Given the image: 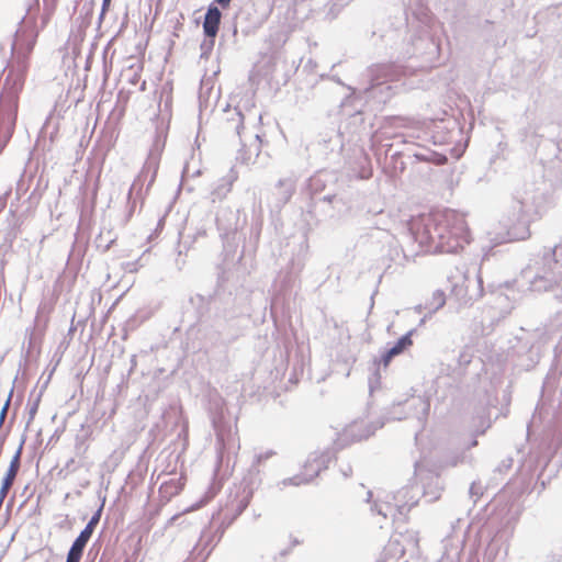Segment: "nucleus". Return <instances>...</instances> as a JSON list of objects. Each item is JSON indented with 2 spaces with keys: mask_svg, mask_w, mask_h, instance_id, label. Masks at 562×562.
Wrapping results in <instances>:
<instances>
[{
  "mask_svg": "<svg viewBox=\"0 0 562 562\" xmlns=\"http://www.w3.org/2000/svg\"><path fill=\"white\" fill-rule=\"evenodd\" d=\"M407 229L420 249L431 254H457L471 241L464 214L452 209L412 217Z\"/></svg>",
  "mask_w": 562,
  "mask_h": 562,
  "instance_id": "nucleus-1",
  "label": "nucleus"
},
{
  "mask_svg": "<svg viewBox=\"0 0 562 562\" xmlns=\"http://www.w3.org/2000/svg\"><path fill=\"white\" fill-rule=\"evenodd\" d=\"M371 72V85L366 88L362 95L356 94V89L348 87L350 94L344 99L340 106L342 113L348 115L345 122L341 123L338 131L331 130L324 135H321L318 144L325 151H341L344 149V135L348 134L351 142L353 136L360 135L366 130L364 113L362 110H355L352 113H347V108L352 104L353 101H368L369 99H376L380 103H385L391 98V86L387 81L396 75L394 66L392 64H380L375 65L370 69Z\"/></svg>",
  "mask_w": 562,
  "mask_h": 562,
  "instance_id": "nucleus-2",
  "label": "nucleus"
},
{
  "mask_svg": "<svg viewBox=\"0 0 562 562\" xmlns=\"http://www.w3.org/2000/svg\"><path fill=\"white\" fill-rule=\"evenodd\" d=\"M12 44V59L8 63V71L0 90V153L11 139L16 124L19 98L23 90L30 67V56L33 49Z\"/></svg>",
  "mask_w": 562,
  "mask_h": 562,
  "instance_id": "nucleus-3",
  "label": "nucleus"
},
{
  "mask_svg": "<svg viewBox=\"0 0 562 562\" xmlns=\"http://www.w3.org/2000/svg\"><path fill=\"white\" fill-rule=\"evenodd\" d=\"M547 201L546 193L535 184H526L517 190L508 211V227L504 233H495L493 236L490 234L491 246L484 257H487L490 251L498 245L528 238L529 224L546 212Z\"/></svg>",
  "mask_w": 562,
  "mask_h": 562,
  "instance_id": "nucleus-4",
  "label": "nucleus"
},
{
  "mask_svg": "<svg viewBox=\"0 0 562 562\" xmlns=\"http://www.w3.org/2000/svg\"><path fill=\"white\" fill-rule=\"evenodd\" d=\"M520 280L537 293H550L562 302V244L544 246L533 254L520 271Z\"/></svg>",
  "mask_w": 562,
  "mask_h": 562,
  "instance_id": "nucleus-5",
  "label": "nucleus"
},
{
  "mask_svg": "<svg viewBox=\"0 0 562 562\" xmlns=\"http://www.w3.org/2000/svg\"><path fill=\"white\" fill-rule=\"evenodd\" d=\"M236 301L237 299L232 296L231 304H224L210 319L202 322L199 331L205 347L226 349L241 336L243 311Z\"/></svg>",
  "mask_w": 562,
  "mask_h": 562,
  "instance_id": "nucleus-6",
  "label": "nucleus"
},
{
  "mask_svg": "<svg viewBox=\"0 0 562 562\" xmlns=\"http://www.w3.org/2000/svg\"><path fill=\"white\" fill-rule=\"evenodd\" d=\"M240 211L238 209L223 207L217 212L216 226L223 241V266L234 268L237 278L248 273L243 266L245 256V246L239 249L241 234L238 232L240 226Z\"/></svg>",
  "mask_w": 562,
  "mask_h": 562,
  "instance_id": "nucleus-7",
  "label": "nucleus"
},
{
  "mask_svg": "<svg viewBox=\"0 0 562 562\" xmlns=\"http://www.w3.org/2000/svg\"><path fill=\"white\" fill-rule=\"evenodd\" d=\"M422 496L428 497V502H432L439 498V493L438 491L428 492L418 484H409L396 491L392 496V502H373L371 512L384 519L396 516L405 517L418 504Z\"/></svg>",
  "mask_w": 562,
  "mask_h": 562,
  "instance_id": "nucleus-8",
  "label": "nucleus"
},
{
  "mask_svg": "<svg viewBox=\"0 0 562 562\" xmlns=\"http://www.w3.org/2000/svg\"><path fill=\"white\" fill-rule=\"evenodd\" d=\"M383 426V423H380L379 425L372 427L368 426L364 434H360L358 436L355 435V426H352L349 429H345L342 434H338L337 439L334 441V445L331 448H327L323 452H313L311 453L303 468L306 471L311 472V476L316 477L319 475V473L323 470H326L328 468V464L331 462L333 459H335L336 453L347 447L350 442L353 441H360L362 439H367L370 436H372L378 428H381Z\"/></svg>",
  "mask_w": 562,
  "mask_h": 562,
  "instance_id": "nucleus-9",
  "label": "nucleus"
},
{
  "mask_svg": "<svg viewBox=\"0 0 562 562\" xmlns=\"http://www.w3.org/2000/svg\"><path fill=\"white\" fill-rule=\"evenodd\" d=\"M233 268H226L222 265V272L218 274L217 279V288L213 294L209 296H204L202 294H194L190 296L189 303L192 308L195 311L196 318L202 325V322L205 319H210L217 310H220L224 304L232 303L233 294L231 292L226 293L223 289V283L229 280Z\"/></svg>",
  "mask_w": 562,
  "mask_h": 562,
  "instance_id": "nucleus-10",
  "label": "nucleus"
},
{
  "mask_svg": "<svg viewBox=\"0 0 562 562\" xmlns=\"http://www.w3.org/2000/svg\"><path fill=\"white\" fill-rule=\"evenodd\" d=\"M430 411V402L425 396H412L404 402L394 404L385 414L386 420L415 419L417 430L415 439L425 429Z\"/></svg>",
  "mask_w": 562,
  "mask_h": 562,
  "instance_id": "nucleus-11",
  "label": "nucleus"
},
{
  "mask_svg": "<svg viewBox=\"0 0 562 562\" xmlns=\"http://www.w3.org/2000/svg\"><path fill=\"white\" fill-rule=\"evenodd\" d=\"M40 9V0H25V14L19 22L13 44L24 46L26 50L34 49L41 31V26H37Z\"/></svg>",
  "mask_w": 562,
  "mask_h": 562,
  "instance_id": "nucleus-12",
  "label": "nucleus"
},
{
  "mask_svg": "<svg viewBox=\"0 0 562 562\" xmlns=\"http://www.w3.org/2000/svg\"><path fill=\"white\" fill-rule=\"evenodd\" d=\"M268 19V9L263 3L252 0L246 2L236 13L234 19V34L238 31L249 35L258 30Z\"/></svg>",
  "mask_w": 562,
  "mask_h": 562,
  "instance_id": "nucleus-13",
  "label": "nucleus"
},
{
  "mask_svg": "<svg viewBox=\"0 0 562 562\" xmlns=\"http://www.w3.org/2000/svg\"><path fill=\"white\" fill-rule=\"evenodd\" d=\"M254 481L245 484L228 495L227 502L221 508L218 515H222V525L226 528L232 525L248 507L254 496Z\"/></svg>",
  "mask_w": 562,
  "mask_h": 562,
  "instance_id": "nucleus-14",
  "label": "nucleus"
},
{
  "mask_svg": "<svg viewBox=\"0 0 562 562\" xmlns=\"http://www.w3.org/2000/svg\"><path fill=\"white\" fill-rule=\"evenodd\" d=\"M513 528L503 527L496 531L486 546L484 562H505L509 551V540L513 537Z\"/></svg>",
  "mask_w": 562,
  "mask_h": 562,
  "instance_id": "nucleus-15",
  "label": "nucleus"
},
{
  "mask_svg": "<svg viewBox=\"0 0 562 562\" xmlns=\"http://www.w3.org/2000/svg\"><path fill=\"white\" fill-rule=\"evenodd\" d=\"M222 531L204 529L195 547L184 562H205L223 536Z\"/></svg>",
  "mask_w": 562,
  "mask_h": 562,
  "instance_id": "nucleus-16",
  "label": "nucleus"
},
{
  "mask_svg": "<svg viewBox=\"0 0 562 562\" xmlns=\"http://www.w3.org/2000/svg\"><path fill=\"white\" fill-rule=\"evenodd\" d=\"M162 147H164V143H160V137L157 135L156 139L154 142L153 148L150 149L147 160L143 167L140 176L134 180V182L132 183V186L130 188V191L127 194L128 204H131L133 192H134V190L137 189L140 177L145 172L153 171L148 184L150 186L154 182V180L156 178L157 170H158L159 158H160V153H161Z\"/></svg>",
  "mask_w": 562,
  "mask_h": 562,
  "instance_id": "nucleus-17",
  "label": "nucleus"
},
{
  "mask_svg": "<svg viewBox=\"0 0 562 562\" xmlns=\"http://www.w3.org/2000/svg\"><path fill=\"white\" fill-rule=\"evenodd\" d=\"M348 164L355 177L369 179L372 176L371 159L361 147L353 148Z\"/></svg>",
  "mask_w": 562,
  "mask_h": 562,
  "instance_id": "nucleus-18",
  "label": "nucleus"
},
{
  "mask_svg": "<svg viewBox=\"0 0 562 562\" xmlns=\"http://www.w3.org/2000/svg\"><path fill=\"white\" fill-rule=\"evenodd\" d=\"M376 238L383 244V248H387L385 256L390 261L401 263L402 258H406L402 246L394 235L387 231L379 229L376 232Z\"/></svg>",
  "mask_w": 562,
  "mask_h": 562,
  "instance_id": "nucleus-19",
  "label": "nucleus"
},
{
  "mask_svg": "<svg viewBox=\"0 0 562 562\" xmlns=\"http://www.w3.org/2000/svg\"><path fill=\"white\" fill-rule=\"evenodd\" d=\"M222 12L215 3H210L204 14L202 23L203 35L207 37H216L221 25Z\"/></svg>",
  "mask_w": 562,
  "mask_h": 562,
  "instance_id": "nucleus-20",
  "label": "nucleus"
},
{
  "mask_svg": "<svg viewBox=\"0 0 562 562\" xmlns=\"http://www.w3.org/2000/svg\"><path fill=\"white\" fill-rule=\"evenodd\" d=\"M308 186L312 198H316L336 186V177L330 172H321L310 179Z\"/></svg>",
  "mask_w": 562,
  "mask_h": 562,
  "instance_id": "nucleus-21",
  "label": "nucleus"
},
{
  "mask_svg": "<svg viewBox=\"0 0 562 562\" xmlns=\"http://www.w3.org/2000/svg\"><path fill=\"white\" fill-rule=\"evenodd\" d=\"M184 481L182 476L164 481L159 486V496L162 501L169 502L182 491Z\"/></svg>",
  "mask_w": 562,
  "mask_h": 562,
  "instance_id": "nucleus-22",
  "label": "nucleus"
},
{
  "mask_svg": "<svg viewBox=\"0 0 562 562\" xmlns=\"http://www.w3.org/2000/svg\"><path fill=\"white\" fill-rule=\"evenodd\" d=\"M405 554L404 546L397 539H391L384 547L378 562L400 561Z\"/></svg>",
  "mask_w": 562,
  "mask_h": 562,
  "instance_id": "nucleus-23",
  "label": "nucleus"
},
{
  "mask_svg": "<svg viewBox=\"0 0 562 562\" xmlns=\"http://www.w3.org/2000/svg\"><path fill=\"white\" fill-rule=\"evenodd\" d=\"M392 359L393 357L391 356V353H389L387 350H384L379 359L374 358L373 364L375 368L373 373L369 378L370 393H373L380 386V366L383 364V367L386 368L392 361Z\"/></svg>",
  "mask_w": 562,
  "mask_h": 562,
  "instance_id": "nucleus-24",
  "label": "nucleus"
},
{
  "mask_svg": "<svg viewBox=\"0 0 562 562\" xmlns=\"http://www.w3.org/2000/svg\"><path fill=\"white\" fill-rule=\"evenodd\" d=\"M277 207L281 209L292 198L295 186L291 179H280L277 183Z\"/></svg>",
  "mask_w": 562,
  "mask_h": 562,
  "instance_id": "nucleus-25",
  "label": "nucleus"
},
{
  "mask_svg": "<svg viewBox=\"0 0 562 562\" xmlns=\"http://www.w3.org/2000/svg\"><path fill=\"white\" fill-rule=\"evenodd\" d=\"M312 199L315 200V202H321L330 205L333 211H337L338 213H340L346 206V203L342 200V198L339 196L336 192V186L327 190L326 192L317 195L316 198Z\"/></svg>",
  "mask_w": 562,
  "mask_h": 562,
  "instance_id": "nucleus-26",
  "label": "nucleus"
},
{
  "mask_svg": "<svg viewBox=\"0 0 562 562\" xmlns=\"http://www.w3.org/2000/svg\"><path fill=\"white\" fill-rule=\"evenodd\" d=\"M412 155L418 161L431 162L437 166L445 165L448 161L447 155L426 148L414 151Z\"/></svg>",
  "mask_w": 562,
  "mask_h": 562,
  "instance_id": "nucleus-27",
  "label": "nucleus"
},
{
  "mask_svg": "<svg viewBox=\"0 0 562 562\" xmlns=\"http://www.w3.org/2000/svg\"><path fill=\"white\" fill-rule=\"evenodd\" d=\"M224 111L228 113L226 117L227 123H232L234 131L240 136V131L244 128V115L241 111L237 106L231 110L229 104L226 105Z\"/></svg>",
  "mask_w": 562,
  "mask_h": 562,
  "instance_id": "nucleus-28",
  "label": "nucleus"
},
{
  "mask_svg": "<svg viewBox=\"0 0 562 562\" xmlns=\"http://www.w3.org/2000/svg\"><path fill=\"white\" fill-rule=\"evenodd\" d=\"M446 304V295L441 290H436L431 299L425 303V308L428 311L429 315L435 314Z\"/></svg>",
  "mask_w": 562,
  "mask_h": 562,
  "instance_id": "nucleus-29",
  "label": "nucleus"
},
{
  "mask_svg": "<svg viewBox=\"0 0 562 562\" xmlns=\"http://www.w3.org/2000/svg\"><path fill=\"white\" fill-rule=\"evenodd\" d=\"M54 370L55 368H53V370L49 372L46 381L43 383L38 394L36 395V397L33 400V402L29 405L27 409H29V419L26 422V428L29 427V425L32 423V420L34 419L37 411H38V406H40V402H41V398H42V395H43V392L44 390L46 389L47 384L49 383V380L54 373Z\"/></svg>",
  "mask_w": 562,
  "mask_h": 562,
  "instance_id": "nucleus-30",
  "label": "nucleus"
},
{
  "mask_svg": "<svg viewBox=\"0 0 562 562\" xmlns=\"http://www.w3.org/2000/svg\"><path fill=\"white\" fill-rule=\"evenodd\" d=\"M213 423H214V427L216 430L217 459H218V462L222 463L225 458V449H226L225 430H224V427L220 426L217 420H214Z\"/></svg>",
  "mask_w": 562,
  "mask_h": 562,
  "instance_id": "nucleus-31",
  "label": "nucleus"
},
{
  "mask_svg": "<svg viewBox=\"0 0 562 562\" xmlns=\"http://www.w3.org/2000/svg\"><path fill=\"white\" fill-rule=\"evenodd\" d=\"M57 0H43V13L41 15V30H44L55 13Z\"/></svg>",
  "mask_w": 562,
  "mask_h": 562,
  "instance_id": "nucleus-32",
  "label": "nucleus"
},
{
  "mask_svg": "<svg viewBox=\"0 0 562 562\" xmlns=\"http://www.w3.org/2000/svg\"><path fill=\"white\" fill-rule=\"evenodd\" d=\"M303 472L300 473V474H296L292 477H288V479H284L281 484L283 486H286V485H294V486H300L302 484H308L310 482L313 481V476H311V472L310 471H306L304 468H303Z\"/></svg>",
  "mask_w": 562,
  "mask_h": 562,
  "instance_id": "nucleus-33",
  "label": "nucleus"
},
{
  "mask_svg": "<svg viewBox=\"0 0 562 562\" xmlns=\"http://www.w3.org/2000/svg\"><path fill=\"white\" fill-rule=\"evenodd\" d=\"M182 243L183 241H181V233H180L179 234V238H178V247H179V249L177 250V256L175 258V266H176L178 271H182L183 268L187 265V251L188 250H186V248L183 247Z\"/></svg>",
  "mask_w": 562,
  "mask_h": 562,
  "instance_id": "nucleus-34",
  "label": "nucleus"
},
{
  "mask_svg": "<svg viewBox=\"0 0 562 562\" xmlns=\"http://www.w3.org/2000/svg\"><path fill=\"white\" fill-rule=\"evenodd\" d=\"M415 333H416V328L408 330L406 334L401 336L393 345H395L396 348L403 353L413 345L412 336Z\"/></svg>",
  "mask_w": 562,
  "mask_h": 562,
  "instance_id": "nucleus-35",
  "label": "nucleus"
},
{
  "mask_svg": "<svg viewBox=\"0 0 562 562\" xmlns=\"http://www.w3.org/2000/svg\"><path fill=\"white\" fill-rule=\"evenodd\" d=\"M274 454H276V451L271 450V449L267 450L262 453L256 454L255 459L252 461V464L250 467V470H249L250 474H252V473L259 474V472H260L258 469L259 464H261L263 461L272 458Z\"/></svg>",
  "mask_w": 562,
  "mask_h": 562,
  "instance_id": "nucleus-36",
  "label": "nucleus"
},
{
  "mask_svg": "<svg viewBox=\"0 0 562 562\" xmlns=\"http://www.w3.org/2000/svg\"><path fill=\"white\" fill-rule=\"evenodd\" d=\"M484 494V487L480 481H473L469 488V497L475 504Z\"/></svg>",
  "mask_w": 562,
  "mask_h": 562,
  "instance_id": "nucleus-37",
  "label": "nucleus"
},
{
  "mask_svg": "<svg viewBox=\"0 0 562 562\" xmlns=\"http://www.w3.org/2000/svg\"><path fill=\"white\" fill-rule=\"evenodd\" d=\"M215 38L216 37L204 36L202 43L200 44V49H201L200 57L201 58H204V59L209 58V56L211 55V53L213 50V47H214V44H215Z\"/></svg>",
  "mask_w": 562,
  "mask_h": 562,
  "instance_id": "nucleus-38",
  "label": "nucleus"
},
{
  "mask_svg": "<svg viewBox=\"0 0 562 562\" xmlns=\"http://www.w3.org/2000/svg\"><path fill=\"white\" fill-rule=\"evenodd\" d=\"M234 178L228 179H222L221 184L216 187V189L213 191V194L217 198L225 196L232 189Z\"/></svg>",
  "mask_w": 562,
  "mask_h": 562,
  "instance_id": "nucleus-39",
  "label": "nucleus"
},
{
  "mask_svg": "<svg viewBox=\"0 0 562 562\" xmlns=\"http://www.w3.org/2000/svg\"><path fill=\"white\" fill-rule=\"evenodd\" d=\"M205 236H206L205 228H203V227L198 228L196 232L192 236H190V235L187 236V238H189L190 240H187V239L183 240L182 245L186 248V250H189L193 243H195L200 237H205Z\"/></svg>",
  "mask_w": 562,
  "mask_h": 562,
  "instance_id": "nucleus-40",
  "label": "nucleus"
},
{
  "mask_svg": "<svg viewBox=\"0 0 562 562\" xmlns=\"http://www.w3.org/2000/svg\"><path fill=\"white\" fill-rule=\"evenodd\" d=\"M88 541L77 536L74 542L71 543L69 551L83 555V551Z\"/></svg>",
  "mask_w": 562,
  "mask_h": 562,
  "instance_id": "nucleus-41",
  "label": "nucleus"
},
{
  "mask_svg": "<svg viewBox=\"0 0 562 562\" xmlns=\"http://www.w3.org/2000/svg\"><path fill=\"white\" fill-rule=\"evenodd\" d=\"M88 446L85 443V440L78 436L76 438L75 454L79 458H85Z\"/></svg>",
  "mask_w": 562,
  "mask_h": 562,
  "instance_id": "nucleus-42",
  "label": "nucleus"
},
{
  "mask_svg": "<svg viewBox=\"0 0 562 562\" xmlns=\"http://www.w3.org/2000/svg\"><path fill=\"white\" fill-rule=\"evenodd\" d=\"M102 510H103V505H101L94 513L93 515L90 517L89 521L87 522L88 525H91L93 528H97L98 524L100 522V519H101V514H102Z\"/></svg>",
  "mask_w": 562,
  "mask_h": 562,
  "instance_id": "nucleus-43",
  "label": "nucleus"
},
{
  "mask_svg": "<svg viewBox=\"0 0 562 562\" xmlns=\"http://www.w3.org/2000/svg\"><path fill=\"white\" fill-rule=\"evenodd\" d=\"M512 465H513V459L506 458L496 467L495 471L503 473V472L507 471L508 469H510Z\"/></svg>",
  "mask_w": 562,
  "mask_h": 562,
  "instance_id": "nucleus-44",
  "label": "nucleus"
},
{
  "mask_svg": "<svg viewBox=\"0 0 562 562\" xmlns=\"http://www.w3.org/2000/svg\"><path fill=\"white\" fill-rule=\"evenodd\" d=\"M261 227H262V223L259 221H257L256 223H254L251 225V235H254L256 243L259 239Z\"/></svg>",
  "mask_w": 562,
  "mask_h": 562,
  "instance_id": "nucleus-45",
  "label": "nucleus"
},
{
  "mask_svg": "<svg viewBox=\"0 0 562 562\" xmlns=\"http://www.w3.org/2000/svg\"><path fill=\"white\" fill-rule=\"evenodd\" d=\"M26 335H29L27 348H29V351H30V350H32L34 348V345H35V333H34V329L27 328L26 329Z\"/></svg>",
  "mask_w": 562,
  "mask_h": 562,
  "instance_id": "nucleus-46",
  "label": "nucleus"
},
{
  "mask_svg": "<svg viewBox=\"0 0 562 562\" xmlns=\"http://www.w3.org/2000/svg\"><path fill=\"white\" fill-rule=\"evenodd\" d=\"M82 464H79L75 461L74 458L69 459L66 464H65V468L71 472H75L76 470H78Z\"/></svg>",
  "mask_w": 562,
  "mask_h": 562,
  "instance_id": "nucleus-47",
  "label": "nucleus"
},
{
  "mask_svg": "<svg viewBox=\"0 0 562 562\" xmlns=\"http://www.w3.org/2000/svg\"><path fill=\"white\" fill-rule=\"evenodd\" d=\"M81 558H82V555L68 550L67 557H66V562H80Z\"/></svg>",
  "mask_w": 562,
  "mask_h": 562,
  "instance_id": "nucleus-48",
  "label": "nucleus"
},
{
  "mask_svg": "<svg viewBox=\"0 0 562 562\" xmlns=\"http://www.w3.org/2000/svg\"><path fill=\"white\" fill-rule=\"evenodd\" d=\"M340 473L342 474L344 477H349L351 476L352 474V468L351 465L348 463V464H342L340 465V469H339Z\"/></svg>",
  "mask_w": 562,
  "mask_h": 562,
  "instance_id": "nucleus-49",
  "label": "nucleus"
},
{
  "mask_svg": "<svg viewBox=\"0 0 562 562\" xmlns=\"http://www.w3.org/2000/svg\"><path fill=\"white\" fill-rule=\"evenodd\" d=\"M10 194V191L3 193L1 196H0V213L5 209L7 206V201H8V196Z\"/></svg>",
  "mask_w": 562,
  "mask_h": 562,
  "instance_id": "nucleus-50",
  "label": "nucleus"
},
{
  "mask_svg": "<svg viewBox=\"0 0 562 562\" xmlns=\"http://www.w3.org/2000/svg\"><path fill=\"white\" fill-rule=\"evenodd\" d=\"M232 0H214L212 3H215L217 7L222 9H226L229 7Z\"/></svg>",
  "mask_w": 562,
  "mask_h": 562,
  "instance_id": "nucleus-51",
  "label": "nucleus"
},
{
  "mask_svg": "<svg viewBox=\"0 0 562 562\" xmlns=\"http://www.w3.org/2000/svg\"><path fill=\"white\" fill-rule=\"evenodd\" d=\"M389 353L394 358L395 356L401 355L402 352L396 348L395 345H392L390 348L386 349Z\"/></svg>",
  "mask_w": 562,
  "mask_h": 562,
  "instance_id": "nucleus-52",
  "label": "nucleus"
},
{
  "mask_svg": "<svg viewBox=\"0 0 562 562\" xmlns=\"http://www.w3.org/2000/svg\"><path fill=\"white\" fill-rule=\"evenodd\" d=\"M389 353L394 358L395 356L401 355L402 352L396 348L395 345H392L390 348L386 349Z\"/></svg>",
  "mask_w": 562,
  "mask_h": 562,
  "instance_id": "nucleus-53",
  "label": "nucleus"
},
{
  "mask_svg": "<svg viewBox=\"0 0 562 562\" xmlns=\"http://www.w3.org/2000/svg\"><path fill=\"white\" fill-rule=\"evenodd\" d=\"M78 537H80L81 539H85L86 541L89 542L90 538L92 537L91 535H89V532L86 531V529H82L80 531V533L78 535Z\"/></svg>",
  "mask_w": 562,
  "mask_h": 562,
  "instance_id": "nucleus-54",
  "label": "nucleus"
},
{
  "mask_svg": "<svg viewBox=\"0 0 562 562\" xmlns=\"http://www.w3.org/2000/svg\"><path fill=\"white\" fill-rule=\"evenodd\" d=\"M330 79H331L333 81L337 82L338 85H341V86L346 87V85L340 80V78H339L338 76L334 75V76H331V77H330ZM348 87H349V86H347V88H348Z\"/></svg>",
  "mask_w": 562,
  "mask_h": 562,
  "instance_id": "nucleus-55",
  "label": "nucleus"
},
{
  "mask_svg": "<svg viewBox=\"0 0 562 562\" xmlns=\"http://www.w3.org/2000/svg\"><path fill=\"white\" fill-rule=\"evenodd\" d=\"M74 319H75V315H74V316H72V318H71V325H70V327H69V329H68V336H72V334H74V333H75V330H76V327L74 326Z\"/></svg>",
  "mask_w": 562,
  "mask_h": 562,
  "instance_id": "nucleus-56",
  "label": "nucleus"
},
{
  "mask_svg": "<svg viewBox=\"0 0 562 562\" xmlns=\"http://www.w3.org/2000/svg\"><path fill=\"white\" fill-rule=\"evenodd\" d=\"M111 1H112V0H103V1H102L103 11H108V10H109L110 4H111Z\"/></svg>",
  "mask_w": 562,
  "mask_h": 562,
  "instance_id": "nucleus-57",
  "label": "nucleus"
},
{
  "mask_svg": "<svg viewBox=\"0 0 562 562\" xmlns=\"http://www.w3.org/2000/svg\"><path fill=\"white\" fill-rule=\"evenodd\" d=\"M83 529H86V531H87V532H89V535H91V536H92V535H93V532H94V529H95V528H93L91 525H88V524H87V525H86V527H85Z\"/></svg>",
  "mask_w": 562,
  "mask_h": 562,
  "instance_id": "nucleus-58",
  "label": "nucleus"
},
{
  "mask_svg": "<svg viewBox=\"0 0 562 562\" xmlns=\"http://www.w3.org/2000/svg\"><path fill=\"white\" fill-rule=\"evenodd\" d=\"M464 521L462 519H457L456 524H451V528L453 531H456L457 525L463 524Z\"/></svg>",
  "mask_w": 562,
  "mask_h": 562,
  "instance_id": "nucleus-59",
  "label": "nucleus"
},
{
  "mask_svg": "<svg viewBox=\"0 0 562 562\" xmlns=\"http://www.w3.org/2000/svg\"><path fill=\"white\" fill-rule=\"evenodd\" d=\"M290 552H291V548H288V549L282 550V551L280 552V555H281V557H285V555H288Z\"/></svg>",
  "mask_w": 562,
  "mask_h": 562,
  "instance_id": "nucleus-60",
  "label": "nucleus"
},
{
  "mask_svg": "<svg viewBox=\"0 0 562 562\" xmlns=\"http://www.w3.org/2000/svg\"><path fill=\"white\" fill-rule=\"evenodd\" d=\"M106 11H103V5L101 7V12L99 14V22H101L105 15Z\"/></svg>",
  "mask_w": 562,
  "mask_h": 562,
  "instance_id": "nucleus-61",
  "label": "nucleus"
},
{
  "mask_svg": "<svg viewBox=\"0 0 562 562\" xmlns=\"http://www.w3.org/2000/svg\"><path fill=\"white\" fill-rule=\"evenodd\" d=\"M113 243H114V239L109 240V243L104 246V251L109 250Z\"/></svg>",
  "mask_w": 562,
  "mask_h": 562,
  "instance_id": "nucleus-62",
  "label": "nucleus"
},
{
  "mask_svg": "<svg viewBox=\"0 0 562 562\" xmlns=\"http://www.w3.org/2000/svg\"><path fill=\"white\" fill-rule=\"evenodd\" d=\"M431 315H429L428 313L419 321V325H423L425 324L427 317H430Z\"/></svg>",
  "mask_w": 562,
  "mask_h": 562,
  "instance_id": "nucleus-63",
  "label": "nucleus"
},
{
  "mask_svg": "<svg viewBox=\"0 0 562 562\" xmlns=\"http://www.w3.org/2000/svg\"><path fill=\"white\" fill-rule=\"evenodd\" d=\"M371 497H372V492H371V491H369V492L367 493V499H366V501H367L368 503H370V502H371Z\"/></svg>",
  "mask_w": 562,
  "mask_h": 562,
  "instance_id": "nucleus-64",
  "label": "nucleus"
}]
</instances>
